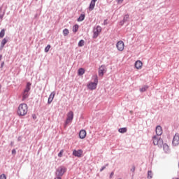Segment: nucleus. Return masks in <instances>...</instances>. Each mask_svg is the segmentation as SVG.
<instances>
[{"instance_id":"b1692460","label":"nucleus","mask_w":179,"mask_h":179,"mask_svg":"<svg viewBox=\"0 0 179 179\" xmlns=\"http://www.w3.org/2000/svg\"><path fill=\"white\" fill-rule=\"evenodd\" d=\"M148 89H149V87L148 85H144L143 87L140 88V92L143 93V92H146V90H148Z\"/></svg>"},{"instance_id":"c9c22d12","label":"nucleus","mask_w":179,"mask_h":179,"mask_svg":"<svg viewBox=\"0 0 179 179\" xmlns=\"http://www.w3.org/2000/svg\"><path fill=\"white\" fill-rule=\"evenodd\" d=\"M135 165H132V168L131 169V171L132 172V173H135Z\"/></svg>"},{"instance_id":"c03bdc74","label":"nucleus","mask_w":179,"mask_h":179,"mask_svg":"<svg viewBox=\"0 0 179 179\" xmlns=\"http://www.w3.org/2000/svg\"><path fill=\"white\" fill-rule=\"evenodd\" d=\"M10 145H11V146L13 145V141H11V142H10Z\"/></svg>"},{"instance_id":"37998d69","label":"nucleus","mask_w":179,"mask_h":179,"mask_svg":"<svg viewBox=\"0 0 179 179\" xmlns=\"http://www.w3.org/2000/svg\"><path fill=\"white\" fill-rule=\"evenodd\" d=\"M2 59V55H0V61Z\"/></svg>"},{"instance_id":"a878e982","label":"nucleus","mask_w":179,"mask_h":179,"mask_svg":"<svg viewBox=\"0 0 179 179\" xmlns=\"http://www.w3.org/2000/svg\"><path fill=\"white\" fill-rule=\"evenodd\" d=\"M8 38H4L1 41V44L2 45H5L6 44V43H8V41H9Z\"/></svg>"},{"instance_id":"de8ad7c7","label":"nucleus","mask_w":179,"mask_h":179,"mask_svg":"<svg viewBox=\"0 0 179 179\" xmlns=\"http://www.w3.org/2000/svg\"><path fill=\"white\" fill-rule=\"evenodd\" d=\"M130 113L132 114V111H130Z\"/></svg>"},{"instance_id":"9d476101","label":"nucleus","mask_w":179,"mask_h":179,"mask_svg":"<svg viewBox=\"0 0 179 179\" xmlns=\"http://www.w3.org/2000/svg\"><path fill=\"white\" fill-rule=\"evenodd\" d=\"M96 2H97V0H92L90 6L88 7V9L90 12H92V10H94V7L96 6Z\"/></svg>"},{"instance_id":"423d86ee","label":"nucleus","mask_w":179,"mask_h":179,"mask_svg":"<svg viewBox=\"0 0 179 179\" xmlns=\"http://www.w3.org/2000/svg\"><path fill=\"white\" fill-rule=\"evenodd\" d=\"M106 72H107V67L106 66V65L103 64L99 68V71H98L99 76H100L101 78H103Z\"/></svg>"},{"instance_id":"bb28decb","label":"nucleus","mask_w":179,"mask_h":179,"mask_svg":"<svg viewBox=\"0 0 179 179\" xmlns=\"http://www.w3.org/2000/svg\"><path fill=\"white\" fill-rule=\"evenodd\" d=\"M163 149L164 150V152H169V145H167L166 143L163 144Z\"/></svg>"},{"instance_id":"6ab92c4d","label":"nucleus","mask_w":179,"mask_h":179,"mask_svg":"<svg viewBox=\"0 0 179 179\" xmlns=\"http://www.w3.org/2000/svg\"><path fill=\"white\" fill-rule=\"evenodd\" d=\"M85 14H80L79 17L77 19V22H83L85 20Z\"/></svg>"},{"instance_id":"dca6fc26","label":"nucleus","mask_w":179,"mask_h":179,"mask_svg":"<svg viewBox=\"0 0 179 179\" xmlns=\"http://www.w3.org/2000/svg\"><path fill=\"white\" fill-rule=\"evenodd\" d=\"M67 120L72 122L73 120V112L71 111L67 115Z\"/></svg>"},{"instance_id":"0eeeda50","label":"nucleus","mask_w":179,"mask_h":179,"mask_svg":"<svg viewBox=\"0 0 179 179\" xmlns=\"http://www.w3.org/2000/svg\"><path fill=\"white\" fill-rule=\"evenodd\" d=\"M116 48L118 50V51H124V48H125V44L124 43V41H119L116 43Z\"/></svg>"},{"instance_id":"8fccbe9b","label":"nucleus","mask_w":179,"mask_h":179,"mask_svg":"<svg viewBox=\"0 0 179 179\" xmlns=\"http://www.w3.org/2000/svg\"><path fill=\"white\" fill-rule=\"evenodd\" d=\"M176 179H179V178H177Z\"/></svg>"},{"instance_id":"39448f33","label":"nucleus","mask_w":179,"mask_h":179,"mask_svg":"<svg viewBox=\"0 0 179 179\" xmlns=\"http://www.w3.org/2000/svg\"><path fill=\"white\" fill-rule=\"evenodd\" d=\"M101 27L98 25L95 28H94L93 30V38H97L100 35V33H101Z\"/></svg>"},{"instance_id":"ea45409f","label":"nucleus","mask_w":179,"mask_h":179,"mask_svg":"<svg viewBox=\"0 0 179 179\" xmlns=\"http://www.w3.org/2000/svg\"><path fill=\"white\" fill-rule=\"evenodd\" d=\"M124 0H116L117 3H121V2H123Z\"/></svg>"},{"instance_id":"4be33fe9","label":"nucleus","mask_w":179,"mask_h":179,"mask_svg":"<svg viewBox=\"0 0 179 179\" xmlns=\"http://www.w3.org/2000/svg\"><path fill=\"white\" fill-rule=\"evenodd\" d=\"M78 30H79V25L76 24L73 27V33H77Z\"/></svg>"},{"instance_id":"2eb2a0df","label":"nucleus","mask_w":179,"mask_h":179,"mask_svg":"<svg viewBox=\"0 0 179 179\" xmlns=\"http://www.w3.org/2000/svg\"><path fill=\"white\" fill-rule=\"evenodd\" d=\"M54 97H55V92H51L48 99V104L52 103V100H54Z\"/></svg>"},{"instance_id":"393cba45","label":"nucleus","mask_w":179,"mask_h":179,"mask_svg":"<svg viewBox=\"0 0 179 179\" xmlns=\"http://www.w3.org/2000/svg\"><path fill=\"white\" fill-rule=\"evenodd\" d=\"M5 31H6L5 29H3L1 30V31H0V38H3V37H5Z\"/></svg>"},{"instance_id":"f257e3e1","label":"nucleus","mask_w":179,"mask_h":179,"mask_svg":"<svg viewBox=\"0 0 179 179\" xmlns=\"http://www.w3.org/2000/svg\"><path fill=\"white\" fill-rule=\"evenodd\" d=\"M29 107L27 106V103H21L18 106V109L17 110V114L20 117H24L26 114H27Z\"/></svg>"},{"instance_id":"cd10ccee","label":"nucleus","mask_w":179,"mask_h":179,"mask_svg":"<svg viewBox=\"0 0 179 179\" xmlns=\"http://www.w3.org/2000/svg\"><path fill=\"white\" fill-rule=\"evenodd\" d=\"M153 178V173L152 171H148V179H152Z\"/></svg>"},{"instance_id":"1a4fd4ad","label":"nucleus","mask_w":179,"mask_h":179,"mask_svg":"<svg viewBox=\"0 0 179 179\" xmlns=\"http://www.w3.org/2000/svg\"><path fill=\"white\" fill-rule=\"evenodd\" d=\"M82 155H83V150H74L73 151V156H75V157H82Z\"/></svg>"},{"instance_id":"79ce46f5","label":"nucleus","mask_w":179,"mask_h":179,"mask_svg":"<svg viewBox=\"0 0 179 179\" xmlns=\"http://www.w3.org/2000/svg\"><path fill=\"white\" fill-rule=\"evenodd\" d=\"M103 23H104V24H107V20H105L103 21Z\"/></svg>"},{"instance_id":"09e8293b","label":"nucleus","mask_w":179,"mask_h":179,"mask_svg":"<svg viewBox=\"0 0 179 179\" xmlns=\"http://www.w3.org/2000/svg\"><path fill=\"white\" fill-rule=\"evenodd\" d=\"M33 118H35V116H33Z\"/></svg>"},{"instance_id":"412c9836","label":"nucleus","mask_w":179,"mask_h":179,"mask_svg":"<svg viewBox=\"0 0 179 179\" xmlns=\"http://www.w3.org/2000/svg\"><path fill=\"white\" fill-rule=\"evenodd\" d=\"M152 141H153V143H154L155 145H158L159 138H157V136H154L152 137Z\"/></svg>"},{"instance_id":"6e6552de","label":"nucleus","mask_w":179,"mask_h":179,"mask_svg":"<svg viewBox=\"0 0 179 179\" xmlns=\"http://www.w3.org/2000/svg\"><path fill=\"white\" fill-rule=\"evenodd\" d=\"M173 146H178L179 145V134H176L172 141Z\"/></svg>"},{"instance_id":"2f4dec72","label":"nucleus","mask_w":179,"mask_h":179,"mask_svg":"<svg viewBox=\"0 0 179 179\" xmlns=\"http://www.w3.org/2000/svg\"><path fill=\"white\" fill-rule=\"evenodd\" d=\"M62 155H64V150H61L57 156L58 157H62Z\"/></svg>"},{"instance_id":"473e14b6","label":"nucleus","mask_w":179,"mask_h":179,"mask_svg":"<svg viewBox=\"0 0 179 179\" xmlns=\"http://www.w3.org/2000/svg\"><path fill=\"white\" fill-rule=\"evenodd\" d=\"M71 122V120H69L68 119L66 120L65 123H64V127L66 128L68 127V124Z\"/></svg>"},{"instance_id":"3c124183","label":"nucleus","mask_w":179,"mask_h":179,"mask_svg":"<svg viewBox=\"0 0 179 179\" xmlns=\"http://www.w3.org/2000/svg\"><path fill=\"white\" fill-rule=\"evenodd\" d=\"M36 1H38V0H36Z\"/></svg>"},{"instance_id":"c756f323","label":"nucleus","mask_w":179,"mask_h":179,"mask_svg":"<svg viewBox=\"0 0 179 179\" xmlns=\"http://www.w3.org/2000/svg\"><path fill=\"white\" fill-rule=\"evenodd\" d=\"M83 45H85V41L83 39H81L78 42V47H83Z\"/></svg>"},{"instance_id":"7c9ffc66","label":"nucleus","mask_w":179,"mask_h":179,"mask_svg":"<svg viewBox=\"0 0 179 179\" xmlns=\"http://www.w3.org/2000/svg\"><path fill=\"white\" fill-rule=\"evenodd\" d=\"M50 48H51V45H48L45 48V52H48V51H50Z\"/></svg>"},{"instance_id":"a211bd4d","label":"nucleus","mask_w":179,"mask_h":179,"mask_svg":"<svg viewBox=\"0 0 179 179\" xmlns=\"http://www.w3.org/2000/svg\"><path fill=\"white\" fill-rule=\"evenodd\" d=\"M5 12H6L5 10H3V11H2V8H0V19H1V20H3V16H5Z\"/></svg>"},{"instance_id":"e433bc0d","label":"nucleus","mask_w":179,"mask_h":179,"mask_svg":"<svg viewBox=\"0 0 179 179\" xmlns=\"http://www.w3.org/2000/svg\"><path fill=\"white\" fill-rule=\"evenodd\" d=\"M12 155H13V156H15V155H16V150H15V149H13V150H12Z\"/></svg>"},{"instance_id":"f3484780","label":"nucleus","mask_w":179,"mask_h":179,"mask_svg":"<svg viewBox=\"0 0 179 179\" xmlns=\"http://www.w3.org/2000/svg\"><path fill=\"white\" fill-rule=\"evenodd\" d=\"M78 76H82L83 75H85V69L80 68L78 71Z\"/></svg>"},{"instance_id":"7ed1b4c3","label":"nucleus","mask_w":179,"mask_h":179,"mask_svg":"<svg viewBox=\"0 0 179 179\" xmlns=\"http://www.w3.org/2000/svg\"><path fill=\"white\" fill-rule=\"evenodd\" d=\"M66 167L64 166H60L56 170V177H62L65 173H66Z\"/></svg>"},{"instance_id":"58836bf2","label":"nucleus","mask_w":179,"mask_h":179,"mask_svg":"<svg viewBox=\"0 0 179 179\" xmlns=\"http://www.w3.org/2000/svg\"><path fill=\"white\" fill-rule=\"evenodd\" d=\"M3 65H5V62H2L1 64L0 68H1V69L3 68Z\"/></svg>"},{"instance_id":"f8f14e48","label":"nucleus","mask_w":179,"mask_h":179,"mask_svg":"<svg viewBox=\"0 0 179 179\" xmlns=\"http://www.w3.org/2000/svg\"><path fill=\"white\" fill-rule=\"evenodd\" d=\"M155 132L157 136H160L163 134V129H162V126H157L155 129Z\"/></svg>"},{"instance_id":"4c0bfd02","label":"nucleus","mask_w":179,"mask_h":179,"mask_svg":"<svg viewBox=\"0 0 179 179\" xmlns=\"http://www.w3.org/2000/svg\"><path fill=\"white\" fill-rule=\"evenodd\" d=\"M3 47H5V45L0 44V51H2V50H3Z\"/></svg>"},{"instance_id":"49530a36","label":"nucleus","mask_w":179,"mask_h":179,"mask_svg":"<svg viewBox=\"0 0 179 179\" xmlns=\"http://www.w3.org/2000/svg\"><path fill=\"white\" fill-rule=\"evenodd\" d=\"M17 141H20V137H19V138H17Z\"/></svg>"},{"instance_id":"72a5a7b5","label":"nucleus","mask_w":179,"mask_h":179,"mask_svg":"<svg viewBox=\"0 0 179 179\" xmlns=\"http://www.w3.org/2000/svg\"><path fill=\"white\" fill-rule=\"evenodd\" d=\"M107 166H108V164H106V165L102 166L101 169H100V171L101 172L103 170H106V167H107Z\"/></svg>"},{"instance_id":"f704fd0d","label":"nucleus","mask_w":179,"mask_h":179,"mask_svg":"<svg viewBox=\"0 0 179 179\" xmlns=\"http://www.w3.org/2000/svg\"><path fill=\"white\" fill-rule=\"evenodd\" d=\"M0 179H6V175H5L4 173L1 174L0 176Z\"/></svg>"},{"instance_id":"f03ea898","label":"nucleus","mask_w":179,"mask_h":179,"mask_svg":"<svg viewBox=\"0 0 179 179\" xmlns=\"http://www.w3.org/2000/svg\"><path fill=\"white\" fill-rule=\"evenodd\" d=\"M31 89V83L27 82L25 89L22 92V101H24L26 99H29V96H30V93H29V92H30Z\"/></svg>"},{"instance_id":"20e7f679","label":"nucleus","mask_w":179,"mask_h":179,"mask_svg":"<svg viewBox=\"0 0 179 179\" xmlns=\"http://www.w3.org/2000/svg\"><path fill=\"white\" fill-rule=\"evenodd\" d=\"M97 83H99V79L96 77L94 79V82H92L87 85V87L90 90H94L97 87Z\"/></svg>"},{"instance_id":"a19ab883","label":"nucleus","mask_w":179,"mask_h":179,"mask_svg":"<svg viewBox=\"0 0 179 179\" xmlns=\"http://www.w3.org/2000/svg\"><path fill=\"white\" fill-rule=\"evenodd\" d=\"M38 17V14H36V15H34V19H37Z\"/></svg>"},{"instance_id":"a18cd8bd","label":"nucleus","mask_w":179,"mask_h":179,"mask_svg":"<svg viewBox=\"0 0 179 179\" xmlns=\"http://www.w3.org/2000/svg\"><path fill=\"white\" fill-rule=\"evenodd\" d=\"M114 176V172H112L111 173H110V176Z\"/></svg>"},{"instance_id":"4468645a","label":"nucleus","mask_w":179,"mask_h":179,"mask_svg":"<svg viewBox=\"0 0 179 179\" xmlns=\"http://www.w3.org/2000/svg\"><path fill=\"white\" fill-rule=\"evenodd\" d=\"M143 64L141 62V60H137L135 62L134 66L136 69H141Z\"/></svg>"},{"instance_id":"5701e85b","label":"nucleus","mask_w":179,"mask_h":179,"mask_svg":"<svg viewBox=\"0 0 179 179\" xmlns=\"http://www.w3.org/2000/svg\"><path fill=\"white\" fill-rule=\"evenodd\" d=\"M159 148H162V146H163V145H164V143H163V139H162V138H159L158 139V144H157Z\"/></svg>"},{"instance_id":"ddd939ff","label":"nucleus","mask_w":179,"mask_h":179,"mask_svg":"<svg viewBox=\"0 0 179 179\" xmlns=\"http://www.w3.org/2000/svg\"><path fill=\"white\" fill-rule=\"evenodd\" d=\"M86 135H87V134L86 133V130L83 129L80 131L79 132L80 139H85L86 138Z\"/></svg>"},{"instance_id":"c85d7f7f","label":"nucleus","mask_w":179,"mask_h":179,"mask_svg":"<svg viewBox=\"0 0 179 179\" xmlns=\"http://www.w3.org/2000/svg\"><path fill=\"white\" fill-rule=\"evenodd\" d=\"M69 34V30L68 29H64L63 30V36H66Z\"/></svg>"},{"instance_id":"aec40b11","label":"nucleus","mask_w":179,"mask_h":179,"mask_svg":"<svg viewBox=\"0 0 179 179\" xmlns=\"http://www.w3.org/2000/svg\"><path fill=\"white\" fill-rule=\"evenodd\" d=\"M127 131H128L127 127H122L118 129V132H120V134H125V132H127Z\"/></svg>"},{"instance_id":"9b49d317","label":"nucleus","mask_w":179,"mask_h":179,"mask_svg":"<svg viewBox=\"0 0 179 179\" xmlns=\"http://www.w3.org/2000/svg\"><path fill=\"white\" fill-rule=\"evenodd\" d=\"M127 22H129V14L124 15L123 20L120 22V26H124V24Z\"/></svg>"}]
</instances>
